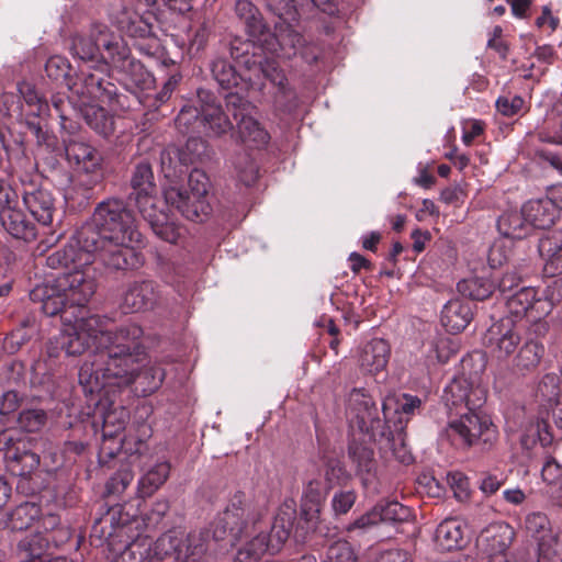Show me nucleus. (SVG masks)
<instances>
[{
  "mask_svg": "<svg viewBox=\"0 0 562 562\" xmlns=\"http://www.w3.org/2000/svg\"><path fill=\"white\" fill-rule=\"evenodd\" d=\"M539 295L535 288L524 286L512 295L507 296L506 307L508 313L516 318L526 316L530 321L536 322L543 318V315H538L536 310Z\"/></svg>",
  "mask_w": 562,
  "mask_h": 562,
  "instance_id": "nucleus-19",
  "label": "nucleus"
},
{
  "mask_svg": "<svg viewBox=\"0 0 562 562\" xmlns=\"http://www.w3.org/2000/svg\"><path fill=\"white\" fill-rule=\"evenodd\" d=\"M386 447L390 449L392 456L401 463L408 464L413 461V456L401 432L392 436V438H387Z\"/></svg>",
  "mask_w": 562,
  "mask_h": 562,
  "instance_id": "nucleus-45",
  "label": "nucleus"
},
{
  "mask_svg": "<svg viewBox=\"0 0 562 562\" xmlns=\"http://www.w3.org/2000/svg\"><path fill=\"white\" fill-rule=\"evenodd\" d=\"M91 338L103 348L92 361H85L79 369L78 379L86 394H93L108 384L128 386L140 372L139 341L133 338L128 344L112 342V334L100 330ZM124 338V330L116 336V341Z\"/></svg>",
  "mask_w": 562,
  "mask_h": 562,
  "instance_id": "nucleus-2",
  "label": "nucleus"
},
{
  "mask_svg": "<svg viewBox=\"0 0 562 562\" xmlns=\"http://www.w3.org/2000/svg\"><path fill=\"white\" fill-rule=\"evenodd\" d=\"M121 310L124 314L137 313L140 310V288L138 285H134L125 292Z\"/></svg>",
  "mask_w": 562,
  "mask_h": 562,
  "instance_id": "nucleus-52",
  "label": "nucleus"
},
{
  "mask_svg": "<svg viewBox=\"0 0 562 562\" xmlns=\"http://www.w3.org/2000/svg\"><path fill=\"white\" fill-rule=\"evenodd\" d=\"M267 8L284 21L294 20L296 15L294 0H268Z\"/></svg>",
  "mask_w": 562,
  "mask_h": 562,
  "instance_id": "nucleus-49",
  "label": "nucleus"
},
{
  "mask_svg": "<svg viewBox=\"0 0 562 562\" xmlns=\"http://www.w3.org/2000/svg\"><path fill=\"white\" fill-rule=\"evenodd\" d=\"M562 239L557 235H548L540 239L538 250L546 259L544 271L555 276L562 272Z\"/></svg>",
  "mask_w": 562,
  "mask_h": 562,
  "instance_id": "nucleus-28",
  "label": "nucleus"
},
{
  "mask_svg": "<svg viewBox=\"0 0 562 562\" xmlns=\"http://www.w3.org/2000/svg\"><path fill=\"white\" fill-rule=\"evenodd\" d=\"M483 132V124L477 120L468 121L463 126L462 140L465 145H470L472 140L481 135Z\"/></svg>",
  "mask_w": 562,
  "mask_h": 562,
  "instance_id": "nucleus-64",
  "label": "nucleus"
},
{
  "mask_svg": "<svg viewBox=\"0 0 562 562\" xmlns=\"http://www.w3.org/2000/svg\"><path fill=\"white\" fill-rule=\"evenodd\" d=\"M471 319L472 311L469 303L459 299L448 301L441 311V324L452 334L465 329Z\"/></svg>",
  "mask_w": 562,
  "mask_h": 562,
  "instance_id": "nucleus-21",
  "label": "nucleus"
},
{
  "mask_svg": "<svg viewBox=\"0 0 562 562\" xmlns=\"http://www.w3.org/2000/svg\"><path fill=\"white\" fill-rule=\"evenodd\" d=\"M190 191L183 190L175 180H170L164 188V198L167 204L175 206L190 221H203L211 212L206 200L209 178L199 169H193L188 178Z\"/></svg>",
  "mask_w": 562,
  "mask_h": 562,
  "instance_id": "nucleus-5",
  "label": "nucleus"
},
{
  "mask_svg": "<svg viewBox=\"0 0 562 562\" xmlns=\"http://www.w3.org/2000/svg\"><path fill=\"white\" fill-rule=\"evenodd\" d=\"M521 344V333L512 317H503L493 323L484 336V345L492 357L497 360H507Z\"/></svg>",
  "mask_w": 562,
  "mask_h": 562,
  "instance_id": "nucleus-10",
  "label": "nucleus"
},
{
  "mask_svg": "<svg viewBox=\"0 0 562 562\" xmlns=\"http://www.w3.org/2000/svg\"><path fill=\"white\" fill-rule=\"evenodd\" d=\"M47 546L48 540L41 535L25 537L18 546L19 562H45Z\"/></svg>",
  "mask_w": 562,
  "mask_h": 562,
  "instance_id": "nucleus-30",
  "label": "nucleus"
},
{
  "mask_svg": "<svg viewBox=\"0 0 562 562\" xmlns=\"http://www.w3.org/2000/svg\"><path fill=\"white\" fill-rule=\"evenodd\" d=\"M323 502L301 501V518L308 530H316L321 524Z\"/></svg>",
  "mask_w": 562,
  "mask_h": 562,
  "instance_id": "nucleus-43",
  "label": "nucleus"
},
{
  "mask_svg": "<svg viewBox=\"0 0 562 562\" xmlns=\"http://www.w3.org/2000/svg\"><path fill=\"white\" fill-rule=\"evenodd\" d=\"M245 160H246L245 168H241L239 166L237 167L238 178L244 184L251 186L257 180L258 167L252 160H250L248 158H245Z\"/></svg>",
  "mask_w": 562,
  "mask_h": 562,
  "instance_id": "nucleus-62",
  "label": "nucleus"
},
{
  "mask_svg": "<svg viewBox=\"0 0 562 562\" xmlns=\"http://www.w3.org/2000/svg\"><path fill=\"white\" fill-rule=\"evenodd\" d=\"M497 228L504 237L512 239H521L531 233L522 211L503 213L497 221Z\"/></svg>",
  "mask_w": 562,
  "mask_h": 562,
  "instance_id": "nucleus-29",
  "label": "nucleus"
},
{
  "mask_svg": "<svg viewBox=\"0 0 562 562\" xmlns=\"http://www.w3.org/2000/svg\"><path fill=\"white\" fill-rule=\"evenodd\" d=\"M46 413L43 409H26L19 416V425L25 431H38L46 424Z\"/></svg>",
  "mask_w": 562,
  "mask_h": 562,
  "instance_id": "nucleus-44",
  "label": "nucleus"
},
{
  "mask_svg": "<svg viewBox=\"0 0 562 562\" xmlns=\"http://www.w3.org/2000/svg\"><path fill=\"white\" fill-rule=\"evenodd\" d=\"M348 414L351 419H357L358 427L361 430H368L372 427V422L376 415V408L369 396L364 395L361 391L355 390L351 392L349 397Z\"/></svg>",
  "mask_w": 562,
  "mask_h": 562,
  "instance_id": "nucleus-27",
  "label": "nucleus"
},
{
  "mask_svg": "<svg viewBox=\"0 0 562 562\" xmlns=\"http://www.w3.org/2000/svg\"><path fill=\"white\" fill-rule=\"evenodd\" d=\"M521 210L530 232L532 228H549L554 223L555 210L552 207V201H549L548 198L530 200L524 204Z\"/></svg>",
  "mask_w": 562,
  "mask_h": 562,
  "instance_id": "nucleus-23",
  "label": "nucleus"
},
{
  "mask_svg": "<svg viewBox=\"0 0 562 562\" xmlns=\"http://www.w3.org/2000/svg\"><path fill=\"white\" fill-rule=\"evenodd\" d=\"M260 518L252 513L251 505L245 493L237 491L217 513L211 524L213 537L216 540L231 539L238 541L257 529Z\"/></svg>",
  "mask_w": 562,
  "mask_h": 562,
  "instance_id": "nucleus-4",
  "label": "nucleus"
},
{
  "mask_svg": "<svg viewBox=\"0 0 562 562\" xmlns=\"http://www.w3.org/2000/svg\"><path fill=\"white\" fill-rule=\"evenodd\" d=\"M267 528L259 519L257 529H250L246 537L254 536L237 551L236 562H258L266 555H274L281 551L290 536V528L278 521L273 524L270 532Z\"/></svg>",
  "mask_w": 562,
  "mask_h": 562,
  "instance_id": "nucleus-8",
  "label": "nucleus"
},
{
  "mask_svg": "<svg viewBox=\"0 0 562 562\" xmlns=\"http://www.w3.org/2000/svg\"><path fill=\"white\" fill-rule=\"evenodd\" d=\"M69 64L66 58L60 56L50 57L46 65L45 71L49 78L58 80L68 74Z\"/></svg>",
  "mask_w": 562,
  "mask_h": 562,
  "instance_id": "nucleus-53",
  "label": "nucleus"
},
{
  "mask_svg": "<svg viewBox=\"0 0 562 562\" xmlns=\"http://www.w3.org/2000/svg\"><path fill=\"white\" fill-rule=\"evenodd\" d=\"M375 508L380 516V522H401L411 516L409 508L396 501L378 504Z\"/></svg>",
  "mask_w": 562,
  "mask_h": 562,
  "instance_id": "nucleus-37",
  "label": "nucleus"
},
{
  "mask_svg": "<svg viewBox=\"0 0 562 562\" xmlns=\"http://www.w3.org/2000/svg\"><path fill=\"white\" fill-rule=\"evenodd\" d=\"M357 494L353 491L336 492L331 498V508L335 515H345L355 505Z\"/></svg>",
  "mask_w": 562,
  "mask_h": 562,
  "instance_id": "nucleus-48",
  "label": "nucleus"
},
{
  "mask_svg": "<svg viewBox=\"0 0 562 562\" xmlns=\"http://www.w3.org/2000/svg\"><path fill=\"white\" fill-rule=\"evenodd\" d=\"M57 344L67 356L81 355L88 347V341L78 331H66L57 337Z\"/></svg>",
  "mask_w": 562,
  "mask_h": 562,
  "instance_id": "nucleus-38",
  "label": "nucleus"
},
{
  "mask_svg": "<svg viewBox=\"0 0 562 562\" xmlns=\"http://www.w3.org/2000/svg\"><path fill=\"white\" fill-rule=\"evenodd\" d=\"M322 562H357V557L349 542L337 541L328 548L326 559Z\"/></svg>",
  "mask_w": 562,
  "mask_h": 562,
  "instance_id": "nucleus-41",
  "label": "nucleus"
},
{
  "mask_svg": "<svg viewBox=\"0 0 562 562\" xmlns=\"http://www.w3.org/2000/svg\"><path fill=\"white\" fill-rule=\"evenodd\" d=\"M207 551L203 532L188 535L172 530L161 535L147 549L146 562H202Z\"/></svg>",
  "mask_w": 562,
  "mask_h": 562,
  "instance_id": "nucleus-3",
  "label": "nucleus"
},
{
  "mask_svg": "<svg viewBox=\"0 0 562 562\" xmlns=\"http://www.w3.org/2000/svg\"><path fill=\"white\" fill-rule=\"evenodd\" d=\"M389 357V344L382 338H374L360 349L358 363L364 373L375 374L385 369Z\"/></svg>",
  "mask_w": 562,
  "mask_h": 562,
  "instance_id": "nucleus-17",
  "label": "nucleus"
},
{
  "mask_svg": "<svg viewBox=\"0 0 562 562\" xmlns=\"http://www.w3.org/2000/svg\"><path fill=\"white\" fill-rule=\"evenodd\" d=\"M459 350V341L452 337H438L431 345L428 352V361L430 364H445Z\"/></svg>",
  "mask_w": 562,
  "mask_h": 562,
  "instance_id": "nucleus-32",
  "label": "nucleus"
},
{
  "mask_svg": "<svg viewBox=\"0 0 562 562\" xmlns=\"http://www.w3.org/2000/svg\"><path fill=\"white\" fill-rule=\"evenodd\" d=\"M378 524H380V516H378V510L374 506L370 512L361 515L353 522L349 524L347 526V531H353L356 529L364 531Z\"/></svg>",
  "mask_w": 562,
  "mask_h": 562,
  "instance_id": "nucleus-57",
  "label": "nucleus"
},
{
  "mask_svg": "<svg viewBox=\"0 0 562 562\" xmlns=\"http://www.w3.org/2000/svg\"><path fill=\"white\" fill-rule=\"evenodd\" d=\"M328 490L329 487L325 486L319 479H308L304 485L301 501L325 503Z\"/></svg>",
  "mask_w": 562,
  "mask_h": 562,
  "instance_id": "nucleus-46",
  "label": "nucleus"
},
{
  "mask_svg": "<svg viewBox=\"0 0 562 562\" xmlns=\"http://www.w3.org/2000/svg\"><path fill=\"white\" fill-rule=\"evenodd\" d=\"M422 405V401L419 397L409 395V394H401L400 396H387L383 404L382 411L385 418H389L392 411L402 412L404 414H414Z\"/></svg>",
  "mask_w": 562,
  "mask_h": 562,
  "instance_id": "nucleus-33",
  "label": "nucleus"
},
{
  "mask_svg": "<svg viewBox=\"0 0 562 562\" xmlns=\"http://www.w3.org/2000/svg\"><path fill=\"white\" fill-rule=\"evenodd\" d=\"M262 72L265 76L276 86H278L281 90H285L286 86V77L283 71L278 67L276 61L266 60L265 64L261 65Z\"/></svg>",
  "mask_w": 562,
  "mask_h": 562,
  "instance_id": "nucleus-55",
  "label": "nucleus"
},
{
  "mask_svg": "<svg viewBox=\"0 0 562 562\" xmlns=\"http://www.w3.org/2000/svg\"><path fill=\"white\" fill-rule=\"evenodd\" d=\"M374 562H412V559L407 551L400 548H392L382 551Z\"/></svg>",
  "mask_w": 562,
  "mask_h": 562,
  "instance_id": "nucleus-61",
  "label": "nucleus"
},
{
  "mask_svg": "<svg viewBox=\"0 0 562 562\" xmlns=\"http://www.w3.org/2000/svg\"><path fill=\"white\" fill-rule=\"evenodd\" d=\"M525 527L528 533L537 540L538 553L541 551L542 543H547L552 548V543L562 541V533H553L548 517L540 512L528 514Z\"/></svg>",
  "mask_w": 562,
  "mask_h": 562,
  "instance_id": "nucleus-25",
  "label": "nucleus"
},
{
  "mask_svg": "<svg viewBox=\"0 0 562 562\" xmlns=\"http://www.w3.org/2000/svg\"><path fill=\"white\" fill-rule=\"evenodd\" d=\"M81 87H70V89L78 95L87 98L88 100H97L104 102L110 100L114 94V85L105 80L102 76L94 72L82 74Z\"/></svg>",
  "mask_w": 562,
  "mask_h": 562,
  "instance_id": "nucleus-22",
  "label": "nucleus"
},
{
  "mask_svg": "<svg viewBox=\"0 0 562 562\" xmlns=\"http://www.w3.org/2000/svg\"><path fill=\"white\" fill-rule=\"evenodd\" d=\"M23 202L32 216L42 225H50L56 212L52 192L33 183L23 190Z\"/></svg>",
  "mask_w": 562,
  "mask_h": 562,
  "instance_id": "nucleus-13",
  "label": "nucleus"
},
{
  "mask_svg": "<svg viewBox=\"0 0 562 562\" xmlns=\"http://www.w3.org/2000/svg\"><path fill=\"white\" fill-rule=\"evenodd\" d=\"M495 284L487 277H469L458 282V291L472 300L483 301L492 295Z\"/></svg>",
  "mask_w": 562,
  "mask_h": 562,
  "instance_id": "nucleus-31",
  "label": "nucleus"
},
{
  "mask_svg": "<svg viewBox=\"0 0 562 562\" xmlns=\"http://www.w3.org/2000/svg\"><path fill=\"white\" fill-rule=\"evenodd\" d=\"M348 474L341 463L337 460H330L326 465L325 479L330 488L333 485L345 483L348 480Z\"/></svg>",
  "mask_w": 562,
  "mask_h": 562,
  "instance_id": "nucleus-50",
  "label": "nucleus"
},
{
  "mask_svg": "<svg viewBox=\"0 0 562 562\" xmlns=\"http://www.w3.org/2000/svg\"><path fill=\"white\" fill-rule=\"evenodd\" d=\"M153 232L161 239L175 244L181 236V228L172 223L151 224Z\"/></svg>",
  "mask_w": 562,
  "mask_h": 562,
  "instance_id": "nucleus-56",
  "label": "nucleus"
},
{
  "mask_svg": "<svg viewBox=\"0 0 562 562\" xmlns=\"http://www.w3.org/2000/svg\"><path fill=\"white\" fill-rule=\"evenodd\" d=\"M0 223L2 228L13 238L27 241L36 237L35 225L20 209L11 205L1 209Z\"/></svg>",
  "mask_w": 562,
  "mask_h": 562,
  "instance_id": "nucleus-18",
  "label": "nucleus"
},
{
  "mask_svg": "<svg viewBox=\"0 0 562 562\" xmlns=\"http://www.w3.org/2000/svg\"><path fill=\"white\" fill-rule=\"evenodd\" d=\"M435 541L445 551L462 548L465 542L463 522L456 518L442 520L436 529Z\"/></svg>",
  "mask_w": 562,
  "mask_h": 562,
  "instance_id": "nucleus-24",
  "label": "nucleus"
},
{
  "mask_svg": "<svg viewBox=\"0 0 562 562\" xmlns=\"http://www.w3.org/2000/svg\"><path fill=\"white\" fill-rule=\"evenodd\" d=\"M198 105L184 106L176 119L179 130H188L191 119L199 120L210 136H221L232 128V123L216 103L213 95L206 90H198Z\"/></svg>",
  "mask_w": 562,
  "mask_h": 562,
  "instance_id": "nucleus-7",
  "label": "nucleus"
},
{
  "mask_svg": "<svg viewBox=\"0 0 562 562\" xmlns=\"http://www.w3.org/2000/svg\"><path fill=\"white\" fill-rule=\"evenodd\" d=\"M30 299L40 305L47 316H55L69 306L64 292L57 286V279L35 285L30 291Z\"/></svg>",
  "mask_w": 562,
  "mask_h": 562,
  "instance_id": "nucleus-15",
  "label": "nucleus"
},
{
  "mask_svg": "<svg viewBox=\"0 0 562 562\" xmlns=\"http://www.w3.org/2000/svg\"><path fill=\"white\" fill-rule=\"evenodd\" d=\"M169 505L167 501H158L154 504V507L150 512L146 513L145 518L143 520L147 521V525H156L158 524L165 514L168 512Z\"/></svg>",
  "mask_w": 562,
  "mask_h": 562,
  "instance_id": "nucleus-63",
  "label": "nucleus"
},
{
  "mask_svg": "<svg viewBox=\"0 0 562 562\" xmlns=\"http://www.w3.org/2000/svg\"><path fill=\"white\" fill-rule=\"evenodd\" d=\"M522 104L524 100L518 95H515L512 99L501 97L496 101L498 112L506 116L516 114L522 108Z\"/></svg>",
  "mask_w": 562,
  "mask_h": 562,
  "instance_id": "nucleus-58",
  "label": "nucleus"
},
{
  "mask_svg": "<svg viewBox=\"0 0 562 562\" xmlns=\"http://www.w3.org/2000/svg\"><path fill=\"white\" fill-rule=\"evenodd\" d=\"M446 431L452 443L463 447L481 445L486 448L497 438L494 424L475 408L467 409L459 418L451 420Z\"/></svg>",
  "mask_w": 562,
  "mask_h": 562,
  "instance_id": "nucleus-6",
  "label": "nucleus"
},
{
  "mask_svg": "<svg viewBox=\"0 0 562 562\" xmlns=\"http://www.w3.org/2000/svg\"><path fill=\"white\" fill-rule=\"evenodd\" d=\"M562 301V280L555 279L552 280L547 288L543 290L541 296H539L538 304L536 305V310L538 315H543V317L548 316L555 304Z\"/></svg>",
  "mask_w": 562,
  "mask_h": 562,
  "instance_id": "nucleus-35",
  "label": "nucleus"
},
{
  "mask_svg": "<svg viewBox=\"0 0 562 562\" xmlns=\"http://www.w3.org/2000/svg\"><path fill=\"white\" fill-rule=\"evenodd\" d=\"M214 79L223 89H231L237 85V76L232 65L224 59H216L212 63Z\"/></svg>",
  "mask_w": 562,
  "mask_h": 562,
  "instance_id": "nucleus-39",
  "label": "nucleus"
},
{
  "mask_svg": "<svg viewBox=\"0 0 562 562\" xmlns=\"http://www.w3.org/2000/svg\"><path fill=\"white\" fill-rule=\"evenodd\" d=\"M85 117L88 125L103 137L114 132V119L103 108L91 106Z\"/></svg>",
  "mask_w": 562,
  "mask_h": 562,
  "instance_id": "nucleus-34",
  "label": "nucleus"
},
{
  "mask_svg": "<svg viewBox=\"0 0 562 562\" xmlns=\"http://www.w3.org/2000/svg\"><path fill=\"white\" fill-rule=\"evenodd\" d=\"M514 537L515 531L508 524L494 522L482 530L477 546L486 555L508 552Z\"/></svg>",
  "mask_w": 562,
  "mask_h": 562,
  "instance_id": "nucleus-16",
  "label": "nucleus"
},
{
  "mask_svg": "<svg viewBox=\"0 0 562 562\" xmlns=\"http://www.w3.org/2000/svg\"><path fill=\"white\" fill-rule=\"evenodd\" d=\"M140 164L135 165L131 180L133 192L126 202L110 199L98 204L92 222L77 233L76 245H68L49 254L46 266L52 269H75L91 265V256L115 270L136 268L139 262L140 232L137 224L140 199Z\"/></svg>",
  "mask_w": 562,
  "mask_h": 562,
  "instance_id": "nucleus-1",
  "label": "nucleus"
},
{
  "mask_svg": "<svg viewBox=\"0 0 562 562\" xmlns=\"http://www.w3.org/2000/svg\"><path fill=\"white\" fill-rule=\"evenodd\" d=\"M349 454L357 463L359 470H370V464L373 458V451L368 447L351 445L349 447Z\"/></svg>",
  "mask_w": 562,
  "mask_h": 562,
  "instance_id": "nucleus-51",
  "label": "nucleus"
},
{
  "mask_svg": "<svg viewBox=\"0 0 562 562\" xmlns=\"http://www.w3.org/2000/svg\"><path fill=\"white\" fill-rule=\"evenodd\" d=\"M117 43L103 23H92L88 33L74 36L71 52L82 60L114 59Z\"/></svg>",
  "mask_w": 562,
  "mask_h": 562,
  "instance_id": "nucleus-9",
  "label": "nucleus"
},
{
  "mask_svg": "<svg viewBox=\"0 0 562 562\" xmlns=\"http://www.w3.org/2000/svg\"><path fill=\"white\" fill-rule=\"evenodd\" d=\"M66 157L79 172L89 177L85 183V195L102 179V155L91 145L80 140H70L66 147Z\"/></svg>",
  "mask_w": 562,
  "mask_h": 562,
  "instance_id": "nucleus-12",
  "label": "nucleus"
},
{
  "mask_svg": "<svg viewBox=\"0 0 562 562\" xmlns=\"http://www.w3.org/2000/svg\"><path fill=\"white\" fill-rule=\"evenodd\" d=\"M14 461L21 465L20 475H26L33 472L40 465V456L32 451H23L15 454Z\"/></svg>",
  "mask_w": 562,
  "mask_h": 562,
  "instance_id": "nucleus-54",
  "label": "nucleus"
},
{
  "mask_svg": "<svg viewBox=\"0 0 562 562\" xmlns=\"http://www.w3.org/2000/svg\"><path fill=\"white\" fill-rule=\"evenodd\" d=\"M447 483L453 491V495L459 501L468 499L470 495V486L468 477L461 472H449L447 474Z\"/></svg>",
  "mask_w": 562,
  "mask_h": 562,
  "instance_id": "nucleus-47",
  "label": "nucleus"
},
{
  "mask_svg": "<svg viewBox=\"0 0 562 562\" xmlns=\"http://www.w3.org/2000/svg\"><path fill=\"white\" fill-rule=\"evenodd\" d=\"M191 35L189 38L190 49H194L195 52L201 50L209 38V27L205 23L200 24L199 26L191 30Z\"/></svg>",
  "mask_w": 562,
  "mask_h": 562,
  "instance_id": "nucleus-59",
  "label": "nucleus"
},
{
  "mask_svg": "<svg viewBox=\"0 0 562 562\" xmlns=\"http://www.w3.org/2000/svg\"><path fill=\"white\" fill-rule=\"evenodd\" d=\"M447 406L458 407L464 404L467 409L476 408L485 401V394L480 386H473L465 378L453 379L443 391Z\"/></svg>",
  "mask_w": 562,
  "mask_h": 562,
  "instance_id": "nucleus-14",
  "label": "nucleus"
},
{
  "mask_svg": "<svg viewBox=\"0 0 562 562\" xmlns=\"http://www.w3.org/2000/svg\"><path fill=\"white\" fill-rule=\"evenodd\" d=\"M58 276L57 286L64 292L70 307L85 306L97 290V281L93 269L88 266Z\"/></svg>",
  "mask_w": 562,
  "mask_h": 562,
  "instance_id": "nucleus-11",
  "label": "nucleus"
},
{
  "mask_svg": "<svg viewBox=\"0 0 562 562\" xmlns=\"http://www.w3.org/2000/svg\"><path fill=\"white\" fill-rule=\"evenodd\" d=\"M238 136L248 147L262 148L270 140V134L260 122L249 114H241L237 123Z\"/></svg>",
  "mask_w": 562,
  "mask_h": 562,
  "instance_id": "nucleus-26",
  "label": "nucleus"
},
{
  "mask_svg": "<svg viewBox=\"0 0 562 562\" xmlns=\"http://www.w3.org/2000/svg\"><path fill=\"white\" fill-rule=\"evenodd\" d=\"M165 379V371L156 364L143 369V396L157 391Z\"/></svg>",
  "mask_w": 562,
  "mask_h": 562,
  "instance_id": "nucleus-42",
  "label": "nucleus"
},
{
  "mask_svg": "<svg viewBox=\"0 0 562 562\" xmlns=\"http://www.w3.org/2000/svg\"><path fill=\"white\" fill-rule=\"evenodd\" d=\"M171 470L167 457L150 456L143 463V494H153L161 487L169 477Z\"/></svg>",
  "mask_w": 562,
  "mask_h": 562,
  "instance_id": "nucleus-20",
  "label": "nucleus"
},
{
  "mask_svg": "<svg viewBox=\"0 0 562 562\" xmlns=\"http://www.w3.org/2000/svg\"><path fill=\"white\" fill-rule=\"evenodd\" d=\"M544 353V347L537 340H528L520 348L516 361L517 366L522 369L536 368Z\"/></svg>",
  "mask_w": 562,
  "mask_h": 562,
  "instance_id": "nucleus-36",
  "label": "nucleus"
},
{
  "mask_svg": "<svg viewBox=\"0 0 562 562\" xmlns=\"http://www.w3.org/2000/svg\"><path fill=\"white\" fill-rule=\"evenodd\" d=\"M235 11L246 23H255L258 20V10L249 0H238Z\"/></svg>",
  "mask_w": 562,
  "mask_h": 562,
  "instance_id": "nucleus-60",
  "label": "nucleus"
},
{
  "mask_svg": "<svg viewBox=\"0 0 562 562\" xmlns=\"http://www.w3.org/2000/svg\"><path fill=\"white\" fill-rule=\"evenodd\" d=\"M280 45L282 49H284L286 46L291 47L293 49V54H301L302 57L306 61H315L317 59L316 54H308L304 50L305 48V40L304 37L296 31L290 30L288 33L281 35L280 37Z\"/></svg>",
  "mask_w": 562,
  "mask_h": 562,
  "instance_id": "nucleus-40",
  "label": "nucleus"
}]
</instances>
